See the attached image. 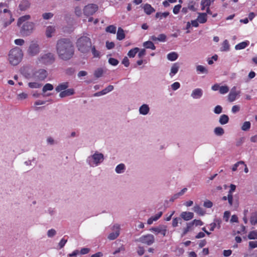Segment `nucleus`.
Listing matches in <instances>:
<instances>
[{"mask_svg":"<svg viewBox=\"0 0 257 257\" xmlns=\"http://www.w3.org/2000/svg\"><path fill=\"white\" fill-rule=\"evenodd\" d=\"M92 42L90 38L86 36L79 38L76 42V46L78 50L81 53L88 54L91 48Z\"/></svg>","mask_w":257,"mask_h":257,"instance_id":"f03ea898","label":"nucleus"},{"mask_svg":"<svg viewBox=\"0 0 257 257\" xmlns=\"http://www.w3.org/2000/svg\"><path fill=\"white\" fill-rule=\"evenodd\" d=\"M28 86L31 88H38L41 86V84L38 82H29Z\"/></svg>","mask_w":257,"mask_h":257,"instance_id":"09e8293b","label":"nucleus"},{"mask_svg":"<svg viewBox=\"0 0 257 257\" xmlns=\"http://www.w3.org/2000/svg\"><path fill=\"white\" fill-rule=\"evenodd\" d=\"M181 219L180 218L176 217L174 218L172 220V226L174 227H175L178 226V224L179 223V221L181 220Z\"/></svg>","mask_w":257,"mask_h":257,"instance_id":"e2e57ef3","label":"nucleus"},{"mask_svg":"<svg viewBox=\"0 0 257 257\" xmlns=\"http://www.w3.org/2000/svg\"><path fill=\"white\" fill-rule=\"evenodd\" d=\"M202 90L200 88H196L193 90L191 96L195 99L199 98L202 95Z\"/></svg>","mask_w":257,"mask_h":257,"instance_id":"412c9836","label":"nucleus"},{"mask_svg":"<svg viewBox=\"0 0 257 257\" xmlns=\"http://www.w3.org/2000/svg\"><path fill=\"white\" fill-rule=\"evenodd\" d=\"M158 41L160 42H165L166 40V36L164 34H160L157 37Z\"/></svg>","mask_w":257,"mask_h":257,"instance_id":"680f3d73","label":"nucleus"},{"mask_svg":"<svg viewBox=\"0 0 257 257\" xmlns=\"http://www.w3.org/2000/svg\"><path fill=\"white\" fill-rule=\"evenodd\" d=\"M222 111V108L220 105H217L214 109V112L216 114H220Z\"/></svg>","mask_w":257,"mask_h":257,"instance_id":"13d9d810","label":"nucleus"},{"mask_svg":"<svg viewBox=\"0 0 257 257\" xmlns=\"http://www.w3.org/2000/svg\"><path fill=\"white\" fill-rule=\"evenodd\" d=\"M34 24L32 22H27L23 24L20 30V33L23 36H28L33 32Z\"/></svg>","mask_w":257,"mask_h":257,"instance_id":"423d86ee","label":"nucleus"},{"mask_svg":"<svg viewBox=\"0 0 257 257\" xmlns=\"http://www.w3.org/2000/svg\"><path fill=\"white\" fill-rule=\"evenodd\" d=\"M23 53L21 49L16 47L11 49L9 54V60L13 65H18L22 60Z\"/></svg>","mask_w":257,"mask_h":257,"instance_id":"7ed1b4c3","label":"nucleus"},{"mask_svg":"<svg viewBox=\"0 0 257 257\" xmlns=\"http://www.w3.org/2000/svg\"><path fill=\"white\" fill-rule=\"evenodd\" d=\"M230 46L228 41L225 40L222 43V46L220 48L221 51H227L229 50Z\"/></svg>","mask_w":257,"mask_h":257,"instance_id":"c85d7f7f","label":"nucleus"},{"mask_svg":"<svg viewBox=\"0 0 257 257\" xmlns=\"http://www.w3.org/2000/svg\"><path fill=\"white\" fill-rule=\"evenodd\" d=\"M116 28L113 25H109L106 28L105 31L107 32L115 34L116 33Z\"/></svg>","mask_w":257,"mask_h":257,"instance_id":"a19ab883","label":"nucleus"},{"mask_svg":"<svg viewBox=\"0 0 257 257\" xmlns=\"http://www.w3.org/2000/svg\"><path fill=\"white\" fill-rule=\"evenodd\" d=\"M31 4L28 0H23L19 5V8L21 11H25L30 7Z\"/></svg>","mask_w":257,"mask_h":257,"instance_id":"4468645a","label":"nucleus"},{"mask_svg":"<svg viewBox=\"0 0 257 257\" xmlns=\"http://www.w3.org/2000/svg\"><path fill=\"white\" fill-rule=\"evenodd\" d=\"M194 211L196 213L200 215H203L205 213L203 208L198 205H196L194 207Z\"/></svg>","mask_w":257,"mask_h":257,"instance_id":"e433bc0d","label":"nucleus"},{"mask_svg":"<svg viewBox=\"0 0 257 257\" xmlns=\"http://www.w3.org/2000/svg\"><path fill=\"white\" fill-rule=\"evenodd\" d=\"M69 86L68 82H63L59 84L55 88L57 92H61L67 89Z\"/></svg>","mask_w":257,"mask_h":257,"instance_id":"4be33fe9","label":"nucleus"},{"mask_svg":"<svg viewBox=\"0 0 257 257\" xmlns=\"http://www.w3.org/2000/svg\"><path fill=\"white\" fill-rule=\"evenodd\" d=\"M125 37V35L124 34L123 30L120 27L118 28L116 35L117 39L120 41L124 39Z\"/></svg>","mask_w":257,"mask_h":257,"instance_id":"5701e85b","label":"nucleus"},{"mask_svg":"<svg viewBox=\"0 0 257 257\" xmlns=\"http://www.w3.org/2000/svg\"><path fill=\"white\" fill-rule=\"evenodd\" d=\"M15 44L17 45L22 46L25 43V41L22 39H17L14 41Z\"/></svg>","mask_w":257,"mask_h":257,"instance_id":"4d7b16f0","label":"nucleus"},{"mask_svg":"<svg viewBox=\"0 0 257 257\" xmlns=\"http://www.w3.org/2000/svg\"><path fill=\"white\" fill-rule=\"evenodd\" d=\"M75 14L78 17H80L81 15L82 10L80 7H76L75 8Z\"/></svg>","mask_w":257,"mask_h":257,"instance_id":"bf43d9fd","label":"nucleus"},{"mask_svg":"<svg viewBox=\"0 0 257 257\" xmlns=\"http://www.w3.org/2000/svg\"><path fill=\"white\" fill-rule=\"evenodd\" d=\"M103 74V70L101 68L97 69L94 72V75L95 77L99 78L102 76Z\"/></svg>","mask_w":257,"mask_h":257,"instance_id":"3c124183","label":"nucleus"},{"mask_svg":"<svg viewBox=\"0 0 257 257\" xmlns=\"http://www.w3.org/2000/svg\"><path fill=\"white\" fill-rule=\"evenodd\" d=\"M113 89V86L112 85H109L107 87H106L105 89L102 90L101 91L98 92L96 93H95L94 96H100L101 95L105 94L109 92L112 91Z\"/></svg>","mask_w":257,"mask_h":257,"instance_id":"6ab92c4d","label":"nucleus"},{"mask_svg":"<svg viewBox=\"0 0 257 257\" xmlns=\"http://www.w3.org/2000/svg\"><path fill=\"white\" fill-rule=\"evenodd\" d=\"M191 223H192L193 226L194 225L195 226H201L203 224V222L200 219H194Z\"/></svg>","mask_w":257,"mask_h":257,"instance_id":"603ef678","label":"nucleus"},{"mask_svg":"<svg viewBox=\"0 0 257 257\" xmlns=\"http://www.w3.org/2000/svg\"><path fill=\"white\" fill-rule=\"evenodd\" d=\"M119 225H114L113 226V230H115V232L110 233L108 236V238L110 240H113L116 238L119 234Z\"/></svg>","mask_w":257,"mask_h":257,"instance_id":"f8f14e48","label":"nucleus"},{"mask_svg":"<svg viewBox=\"0 0 257 257\" xmlns=\"http://www.w3.org/2000/svg\"><path fill=\"white\" fill-rule=\"evenodd\" d=\"M54 61V55L52 53H47L40 55L38 58L37 63L44 65H49L53 63Z\"/></svg>","mask_w":257,"mask_h":257,"instance_id":"39448f33","label":"nucleus"},{"mask_svg":"<svg viewBox=\"0 0 257 257\" xmlns=\"http://www.w3.org/2000/svg\"><path fill=\"white\" fill-rule=\"evenodd\" d=\"M139 111L141 114L146 115L149 112V107L148 105L143 104L140 107Z\"/></svg>","mask_w":257,"mask_h":257,"instance_id":"cd10ccee","label":"nucleus"},{"mask_svg":"<svg viewBox=\"0 0 257 257\" xmlns=\"http://www.w3.org/2000/svg\"><path fill=\"white\" fill-rule=\"evenodd\" d=\"M178 55L177 53L172 52L167 55V58L169 60L173 61L178 58Z\"/></svg>","mask_w":257,"mask_h":257,"instance_id":"473e14b6","label":"nucleus"},{"mask_svg":"<svg viewBox=\"0 0 257 257\" xmlns=\"http://www.w3.org/2000/svg\"><path fill=\"white\" fill-rule=\"evenodd\" d=\"M143 46L147 49H151L153 50L156 49V47L154 43L150 41H148L144 42Z\"/></svg>","mask_w":257,"mask_h":257,"instance_id":"7c9ffc66","label":"nucleus"},{"mask_svg":"<svg viewBox=\"0 0 257 257\" xmlns=\"http://www.w3.org/2000/svg\"><path fill=\"white\" fill-rule=\"evenodd\" d=\"M139 241L143 243L150 245L154 242L155 238L153 235L148 234L140 237L139 239Z\"/></svg>","mask_w":257,"mask_h":257,"instance_id":"9d476101","label":"nucleus"},{"mask_svg":"<svg viewBox=\"0 0 257 257\" xmlns=\"http://www.w3.org/2000/svg\"><path fill=\"white\" fill-rule=\"evenodd\" d=\"M150 230L151 231L154 232L156 234L160 233L163 236H165L166 235L167 227L166 225H161L157 227H152L150 229Z\"/></svg>","mask_w":257,"mask_h":257,"instance_id":"9b49d317","label":"nucleus"},{"mask_svg":"<svg viewBox=\"0 0 257 257\" xmlns=\"http://www.w3.org/2000/svg\"><path fill=\"white\" fill-rule=\"evenodd\" d=\"M139 49L137 47L135 48L134 49H132L128 51V52L127 53V55L131 58V57L133 58L135 56V55L139 52Z\"/></svg>","mask_w":257,"mask_h":257,"instance_id":"4c0bfd02","label":"nucleus"},{"mask_svg":"<svg viewBox=\"0 0 257 257\" xmlns=\"http://www.w3.org/2000/svg\"><path fill=\"white\" fill-rule=\"evenodd\" d=\"M244 165V162L243 161H239L235 163L232 168V171H235L237 170V168L239 166H242V168H243V165Z\"/></svg>","mask_w":257,"mask_h":257,"instance_id":"c03bdc74","label":"nucleus"},{"mask_svg":"<svg viewBox=\"0 0 257 257\" xmlns=\"http://www.w3.org/2000/svg\"><path fill=\"white\" fill-rule=\"evenodd\" d=\"M198 21L201 24L205 23L207 21V15L206 13L200 14L198 17Z\"/></svg>","mask_w":257,"mask_h":257,"instance_id":"2f4dec72","label":"nucleus"},{"mask_svg":"<svg viewBox=\"0 0 257 257\" xmlns=\"http://www.w3.org/2000/svg\"><path fill=\"white\" fill-rule=\"evenodd\" d=\"M56 52L60 59H70L74 54V48L72 41L68 38L59 39L56 44Z\"/></svg>","mask_w":257,"mask_h":257,"instance_id":"f257e3e1","label":"nucleus"},{"mask_svg":"<svg viewBox=\"0 0 257 257\" xmlns=\"http://www.w3.org/2000/svg\"><path fill=\"white\" fill-rule=\"evenodd\" d=\"M98 9L97 5L94 4H88L84 8L83 13L86 16H92L97 11Z\"/></svg>","mask_w":257,"mask_h":257,"instance_id":"6e6552de","label":"nucleus"},{"mask_svg":"<svg viewBox=\"0 0 257 257\" xmlns=\"http://www.w3.org/2000/svg\"><path fill=\"white\" fill-rule=\"evenodd\" d=\"M30 18H31V17L29 15H25V16L20 17L18 19V22H17L18 26L20 27L22 24V23L26 22V21L29 20V19H30Z\"/></svg>","mask_w":257,"mask_h":257,"instance_id":"b1692460","label":"nucleus"},{"mask_svg":"<svg viewBox=\"0 0 257 257\" xmlns=\"http://www.w3.org/2000/svg\"><path fill=\"white\" fill-rule=\"evenodd\" d=\"M47 76L46 70L43 69H39L33 72L32 78L36 80L41 81L44 80Z\"/></svg>","mask_w":257,"mask_h":257,"instance_id":"1a4fd4ad","label":"nucleus"},{"mask_svg":"<svg viewBox=\"0 0 257 257\" xmlns=\"http://www.w3.org/2000/svg\"><path fill=\"white\" fill-rule=\"evenodd\" d=\"M108 62L109 63V64H110L111 65H112L113 66H116L118 64V61L115 58H110L108 59Z\"/></svg>","mask_w":257,"mask_h":257,"instance_id":"864d4df0","label":"nucleus"},{"mask_svg":"<svg viewBox=\"0 0 257 257\" xmlns=\"http://www.w3.org/2000/svg\"><path fill=\"white\" fill-rule=\"evenodd\" d=\"M40 51V47L38 43L33 41L30 43L27 50V53L29 56H35L39 53Z\"/></svg>","mask_w":257,"mask_h":257,"instance_id":"0eeeda50","label":"nucleus"},{"mask_svg":"<svg viewBox=\"0 0 257 257\" xmlns=\"http://www.w3.org/2000/svg\"><path fill=\"white\" fill-rule=\"evenodd\" d=\"M249 239H257V232L255 231H250L247 236Z\"/></svg>","mask_w":257,"mask_h":257,"instance_id":"de8ad7c7","label":"nucleus"},{"mask_svg":"<svg viewBox=\"0 0 257 257\" xmlns=\"http://www.w3.org/2000/svg\"><path fill=\"white\" fill-rule=\"evenodd\" d=\"M219 92L221 94H225L229 91V88L227 86H222L219 88Z\"/></svg>","mask_w":257,"mask_h":257,"instance_id":"8fccbe9b","label":"nucleus"},{"mask_svg":"<svg viewBox=\"0 0 257 257\" xmlns=\"http://www.w3.org/2000/svg\"><path fill=\"white\" fill-rule=\"evenodd\" d=\"M214 133L217 136H222L224 133V130L221 127H216L214 129Z\"/></svg>","mask_w":257,"mask_h":257,"instance_id":"79ce46f5","label":"nucleus"},{"mask_svg":"<svg viewBox=\"0 0 257 257\" xmlns=\"http://www.w3.org/2000/svg\"><path fill=\"white\" fill-rule=\"evenodd\" d=\"M179 66L178 63H175L173 64V65H172L171 69V72L170 73V75L171 77H172L175 74H176L178 72V71L179 70Z\"/></svg>","mask_w":257,"mask_h":257,"instance_id":"393cba45","label":"nucleus"},{"mask_svg":"<svg viewBox=\"0 0 257 257\" xmlns=\"http://www.w3.org/2000/svg\"><path fill=\"white\" fill-rule=\"evenodd\" d=\"M239 94V92L236 91L235 90V87H234V88L231 89V91L229 92V93L228 95V101L229 102L234 101L236 99L237 96Z\"/></svg>","mask_w":257,"mask_h":257,"instance_id":"ddd939ff","label":"nucleus"},{"mask_svg":"<svg viewBox=\"0 0 257 257\" xmlns=\"http://www.w3.org/2000/svg\"><path fill=\"white\" fill-rule=\"evenodd\" d=\"M94 163L97 165L98 164H99L100 162H102L103 160V155L101 153H95L92 156Z\"/></svg>","mask_w":257,"mask_h":257,"instance_id":"2eb2a0df","label":"nucleus"},{"mask_svg":"<svg viewBox=\"0 0 257 257\" xmlns=\"http://www.w3.org/2000/svg\"><path fill=\"white\" fill-rule=\"evenodd\" d=\"M249 247L250 249L257 247V241H250L248 243Z\"/></svg>","mask_w":257,"mask_h":257,"instance_id":"052dcab7","label":"nucleus"},{"mask_svg":"<svg viewBox=\"0 0 257 257\" xmlns=\"http://www.w3.org/2000/svg\"><path fill=\"white\" fill-rule=\"evenodd\" d=\"M169 15V12H164V13H160L158 12L156 14L155 17L156 18H159L160 19H162L163 18L167 17Z\"/></svg>","mask_w":257,"mask_h":257,"instance_id":"58836bf2","label":"nucleus"},{"mask_svg":"<svg viewBox=\"0 0 257 257\" xmlns=\"http://www.w3.org/2000/svg\"><path fill=\"white\" fill-rule=\"evenodd\" d=\"M181 8V6L180 5H176L173 10V12L174 14H178Z\"/></svg>","mask_w":257,"mask_h":257,"instance_id":"6e6d98bb","label":"nucleus"},{"mask_svg":"<svg viewBox=\"0 0 257 257\" xmlns=\"http://www.w3.org/2000/svg\"><path fill=\"white\" fill-rule=\"evenodd\" d=\"M143 9L145 13L148 15H150L155 12V9L153 8L151 6V5L149 4H145L143 7Z\"/></svg>","mask_w":257,"mask_h":257,"instance_id":"a211bd4d","label":"nucleus"},{"mask_svg":"<svg viewBox=\"0 0 257 257\" xmlns=\"http://www.w3.org/2000/svg\"><path fill=\"white\" fill-rule=\"evenodd\" d=\"M194 214L190 212H182L181 214V217L185 220L188 221L193 218Z\"/></svg>","mask_w":257,"mask_h":257,"instance_id":"aec40b11","label":"nucleus"},{"mask_svg":"<svg viewBox=\"0 0 257 257\" xmlns=\"http://www.w3.org/2000/svg\"><path fill=\"white\" fill-rule=\"evenodd\" d=\"M211 2L210 0H201V10H204L205 8H206L207 13L210 14V11L209 9V6H210Z\"/></svg>","mask_w":257,"mask_h":257,"instance_id":"dca6fc26","label":"nucleus"},{"mask_svg":"<svg viewBox=\"0 0 257 257\" xmlns=\"http://www.w3.org/2000/svg\"><path fill=\"white\" fill-rule=\"evenodd\" d=\"M250 222L252 225L257 224V211L252 212L250 217Z\"/></svg>","mask_w":257,"mask_h":257,"instance_id":"bb28decb","label":"nucleus"},{"mask_svg":"<svg viewBox=\"0 0 257 257\" xmlns=\"http://www.w3.org/2000/svg\"><path fill=\"white\" fill-rule=\"evenodd\" d=\"M90 50L92 52L93 57L98 58L100 57V53L98 50L96 49L95 46L92 45Z\"/></svg>","mask_w":257,"mask_h":257,"instance_id":"c9c22d12","label":"nucleus"},{"mask_svg":"<svg viewBox=\"0 0 257 257\" xmlns=\"http://www.w3.org/2000/svg\"><path fill=\"white\" fill-rule=\"evenodd\" d=\"M180 84L178 82H174L171 85L172 88L174 90H176L180 87Z\"/></svg>","mask_w":257,"mask_h":257,"instance_id":"774afa93","label":"nucleus"},{"mask_svg":"<svg viewBox=\"0 0 257 257\" xmlns=\"http://www.w3.org/2000/svg\"><path fill=\"white\" fill-rule=\"evenodd\" d=\"M192 223L190 222H189L187 223V226L186 227L184 228L183 229V231L182 234V236H184L185 234H186L189 231L191 230L193 228Z\"/></svg>","mask_w":257,"mask_h":257,"instance_id":"72a5a7b5","label":"nucleus"},{"mask_svg":"<svg viewBox=\"0 0 257 257\" xmlns=\"http://www.w3.org/2000/svg\"><path fill=\"white\" fill-rule=\"evenodd\" d=\"M4 15L1 17L2 29H6L10 26L14 21L12 13L8 9H4Z\"/></svg>","mask_w":257,"mask_h":257,"instance_id":"20e7f679","label":"nucleus"},{"mask_svg":"<svg viewBox=\"0 0 257 257\" xmlns=\"http://www.w3.org/2000/svg\"><path fill=\"white\" fill-rule=\"evenodd\" d=\"M114 43L112 42H106V46L108 49H111L114 47Z\"/></svg>","mask_w":257,"mask_h":257,"instance_id":"338daca9","label":"nucleus"},{"mask_svg":"<svg viewBox=\"0 0 257 257\" xmlns=\"http://www.w3.org/2000/svg\"><path fill=\"white\" fill-rule=\"evenodd\" d=\"M74 93V90L72 88L65 89L64 91L60 92L59 96L61 98L66 96H70Z\"/></svg>","mask_w":257,"mask_h":257,"instance_id":"f3484780","label":"nucleus"},{"mask_svg":"<svg viewBox=\"0 0 257 257\" xmlns=\"http://www.w3.org/2000/svg\"><path fill=\"white\" fill-rule=\"evenodd\" d=\"M54 87L52 84L50 83L46 84L43 88V92H45L48 90H52Z\"/></svg>","mask_w":257,"mask_h":257,"instance_id":"49530a36","label":"nucleus"},{"mask_svg":"<svg viewBox=\"0 0 257 257\" xmlns=\"http://www.w3.org/2000/svg\"><path fill=\"white\" fill-rule=\"evenodd\" d=\"M196 70L197 71L200 72L201 73H207L208 70L207 69L202 65H198L196 67Z\"/></svg>","mask_w":257,"mask_h":257,"instance_id":"a18cd8bd","label":"nucleus"},{"mask_svg":"<svg viewBox=\"0 0 257 257\" xmlns=\"http://www.w3.org/2000/svg\"><path fill=\"white\" fill-rule=\"evenodd\" d=\"M124 169V165L123 164H120L116 167L115 171L117 173H121L123 172Z\"/></svg>","mask_w":257,"mask_h":257,"instance_id":"ea45409f","label":"nucleus"},{"mask_svg":"<svg viewBox=\"0 0 257 257\" xmlns=\"http://www.w3.org/2000/svg\"><path fill=\"white\" fill-rule=\"evenodd\" d=\"M55 31V27L49 26L47 27L46 30V35L48 38H51L52 34Z\"/></svg>","mask_w":257,"mask_h":257,"instance_id":"a878e982","label":"nucleus"},{"mask_svg":"<svg viewBox=\"0 0 257 257\" xmlns=\"http://www.w3.org/2000/svg\"><path fill=\"white\" fill-rule=\"evenodd\" d=\"M250 126L251 124L249 121H245L241 126V130L244 131H248L250 128Z\"/></svg>","mask_w":257,"mask_h":257,"instance_id":"37998d69","label":"nucleus"},{"mask_svg":"<svg viewBox=\"0 0 257 257\" xmlns=\"http://www.w3.org/2000/svg\"><path fill=\"white\" fill-rule=\"evenodd\" d=\"M240 110V106L238 105H233L231 108V111L232 113H235L239 111Z\"/></svg>","mask_w":257,"mask_h":257,"instance_id":"69168bd1","label":"nucleus"},{"mask_svg":"<svg viewBox=\"0 0 257 257\" xmlns=\"http://www.w3.org/2000/svg\"><path fill=\"white\" fill-rule=\"evenodd\" d=\"M248 42H241L235 46L236 50H241L246 48L248 45Z\"/></svg>","mask_w":257,"mask_h":257,"instance_id":"f704fd0d","label":"nucleus"},{"mask_svg":"<svg viewBox=\"0 0 257 257\" xmlns=\"http://www.w3.org/2000/svg\"><path fill=\"white\" fill-rule=\"evenodd\" d=\"M213 206L212 202L210 200H207L204 202V206L206 208H211Z\"/></svg>","mask_w":257,"mask_h":257,"instance_id":"0e129e2a","label":"nucleus"},{"mask_svg":"<svg viewBox=\"0 0 257 257\" xmlns=\"http://www.w3.org/2000/svg\"><path fill=\"white\" fill-rule=\"evenodd\" d=\"M53 16V14L52 13H46L42 15V17L45 20H48Z\"/></svg>","mask_w":257,"mask_h":257,"instance_id":"5fc2aeb1","label":"nucleus"},{"mask_svg":"<svg viewBox=\"0 0 257 257\" xmlns=\"http://www.w3.org/2000/svg\"><path fill=\"white\" fill-rule=\"evenodd\" d=\"M229 117L226 114H222L220 116L219 122L221 124H225L228 123Z\"/></svg>","mask_w":257,"mask_h":257,"instance_id":"c756f323","label":"nucleus"}]
</instances>
